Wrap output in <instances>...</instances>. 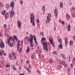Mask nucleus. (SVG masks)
Masks as SVG:
<instances>
[{
    "label": "nucleus",
    "mask_w": 75,
    "mask_h": 75,
    "mask_svg": "<svg viewBox=\"0 0 75 75\" xmlns=\"http://www.w3.org/2000/svg\"><path fill=\"white\" fill-rule=\"evenodd\" d=\"M57 68H58V69H61V68L62 67L60 65H59L58 66H57Z\"/></svg>",
    "instance_id": "nucleus-27"
},
{
    "label": "nucleus",
    "mask_w": 75,
    "mask_h": 75,
    "mask_svg": "<svg viewBox=\"0 0 75 75\" xmlns=\"http://www.w3.org/2000/svg\"><path fill=\"white\" fill-rule=\"evenodd\" d=\"M47 44L48 45H50V43L49 42H48Z\"/></svg>",
    "instance_id": "nucleus-50"
},
{
    "label": "nucleus",
    "mask_w": 75,
    "mask_h": 75,
    "mask_svg": "<svg viewBox=\"0 0 75 75\" xmlns=\"http://www.w3.org/2000/svg\"><path fill=\"white\" fill-rule=\"evenodd\" d=\"M62 48H63L62 45V44H61L59 45V49H62Z\"/></svg>",
    "instance_id": "nucleus-19"
},
{
    "label": "nucleus",
    "mask_w": 75,
    "mask_h": 75,
    "mask_svg": "<svg viewBox=\"0 0 75 75\" xmlns=\"http://www.w3.org/2000/svg\"><path fill=\"white\" fill-rule=\"evenodd\" d=\"M6 7L7 8H9V7H10V5L8 4H7L6 5Z\"/></svg>",
    "instance_id": "nucleus-24"
},
{
    "label": "nucleus",
    "mask_w": 75,
    "mask_h": 75,
    "mask_svg": "<svg viewBox=\"0 0 75 75\" xmlns=\"http://www.w3.org/2000/svg\"><path fill=\"white\" fill-rule=\"evenodd\" d=\"M29 38L28 39V41H30V45L31 47H33L34 45L33 44V36L32 35H30Z\"/></svg>",
    "instance_id": "nucleus-3"
},
{
    "label": "nucleus",
    "mask_w": 75,
    "mask_h": 75,
    "mask_svg": "<svg viewBox=\"0 0 75 75\" xmlns=\"http://www.w3.org/2000/svg\"><path fill=\"white\" fill-rule=\"evenodd\" d=\"M49 40L52 47H54V43L53 42V39L52 38H49Z\"/></svg>",
    "instance_id": "nucleus-5"
},
{
    "label": "nucleus",
    "mask_w": 75,
    "mask_h": 75,
    "mask_svg": "<svg viewBox=\"0 0 75 75\" xmlns=\"http://www.w3.org/2000/svg\"><path fill=\"white\" fill-rule=\"evenodd\" d=\"M3 13H6V11L4 10V11H3Z\"/></svg>",
    "instance_id": "nucleus-60"
},
{
    "label": "nucleus",
    "mask_w": 75,
    "mask_h": 75,
    "mask_svg": "<svg viewBox=\"0 0 75 75\" xmlns=\"http://www.w3.org/2000/svg\"><path fill=\"white\" fill-rule=\"evenodd\" d=\"M62 25H64V21H62Z\"/></svg>",
    "instance_id": "nucleus-41"
},
{
    "label": "nucleus",
    "mask_w": 75,
    "mask_h": 75,
    "mask_svg": "<svg viewBox=\"0 0 75 75\" xmlns=\"http://www.w3.org/2000/svg\"><path fill=\"white\" fill-rule=\"evenodd\" d=\"M29 37L28 36H26L25 38V40H26V39H28Z\"/></svg>",
    "instance_id": "nucleus-34"
},
{
    "label": "nucleus",
    "mask_w": 75,
    "mask_h": 75,
    "mask_svg": "<svg viewBox=\"0 0 75 75\" xmlns=\"http://www.w3.org/2000/svg\"><path fill=\"white\" fill-rule=\"evenodd\" d=\"M6 37H9V35L8 34H7V36Z\"/></svg>",
    "instance_id": "nucleus-62"
},
{
    "label": "nucleus",
    "mask_w": 75,
    "mask_h": 75,
    "mask_svg": "<svg viewBox=\"0 0 75 75\" xmlns=\"http://www.w3.org/2000/svg\"><path fill=\"white\" fill-rule=\"evenodd\" d=\"M49 62L50 63H51L52 62V59H50L49 61Z\"/></svg>",
    "instance_id": "nucleus-35"
},
{
    "label": "nucleus",
    "mask_w": 75,
    "mask_h": 75,
    "mask_svg": "<svg viewBox=\"0 0 75 75\" xmlns=\"http://www.w3.org/2000/svg\"><path fill=\"white\" fill-rule=\"evenodd\" d=\"M20 47V45H18V46L17 47V50L18 51L19 50V48Z\"/></svg>",
    "instance_id": "nucleus-36"
},
{
    "label": "nucleus",
    "mask_w": 75,
    "mask_h": 75,
    "mask_svg": "<svg viewBox=\"0 0 75 75\" xmlns=\"http://www.w3.org/2000/svg\"><path fill=\"white\" fill-rule=\"evenodd\" d=\"M54 13L55 14V16L57 17L58 16V11H57L56 12V10L54 9Z\"/></svg>",
    "instance_id": "nucleus-11"
},
{
    "label": "nucleus",
    "mask_w": 75,
    "mask_h": 75,
    "mask_svg": "<svg viewBox=\"0 0 75 75\" xmlns=\"http://www.w3.org/2000/svg\"><path fill=\"white\" fill-rule=\"evenodd\" d=\"M2 60V61L1 62L3 64H4V62H5V60H4L3 59Z\"/></svg>",
    "instance_id": "nucleus-29"
},
{
    "label": "nucleus",
    "mask_w": 75,
    "mask_h": 75,
    "mask_svg": "<svg viewBox=\"0 0 75 75\" xmlns=\"http://www.w3.org/2000/svg\"><path fill=\"white\" fill-rule=\"evenodd\" d=\"M30 18L31 20L34 19V14L33 13L31 14Z\"/></svg>",
    "instance_id": "nucleus-10"
},
{
    "label": "nucleus",
    "mask_w": 75,
    "mask_h": 75,
    "mask_svg": "<svg viewBox=\"0 0 75 75\" xmlns=\"http://www.w3.org/2000/svg\"><path fill=\"white\" fill-rule=\"evenodd\" d=\"M45 6H43L42 7V10H43V11H45Z\"/></svg>",
    "instance_id": "nucleus-26"
},
{
    "label": "nucleus",
    "mask_w": 75,
    "mask_h": 75,
    "mask_svg": "<svg viewBox=\"0 0 75 75\" xmlns=\"http://www.w3.org/2000/svg\"><path fill=\"white\" fill-rule=\"evenodd\" d=\"M17 25L18 27V28H21V23L20 21H18L17 22Z\"/></svg>",
    "instance_id": "nucleus-6"
},
{
    "label": "nucleus",
    "mask_w": 75,
    "mask_h": 75,
    "mask_svg": "<svg viewBox=\"0 0 75 75\" xmlns=\"http://www.w3.org/2000/svg\"><path fill=\"white\" fill-rule=\"evenodd\" d=\"M13 38V37H10L9 38H7V43L9 45L10 47H13L14 46V43H11V41L13 40L14 42H15V41H14V39Z\"/></svg>",
    "instance_id": "nucleus-1"
},
{
    "label": "nucleus",
    "mask_w": 75,
    "mask_h": 75,
    "mask_svg": "<svg viewBox=\"0 0 75 75\" xmlns=\"http://www.w3.org/2000/svg\"><path fill=\"white\" fill-rule=\"evenodd\" d=\"M20 3L21 4H23V1H21Z\"/></svg>",
    "instance_id": "nucleus-48"
},
{
    "label": "nucleus",
    "mask_w": 75,
    "mask_h": 75,
    "mask_svg": "<svg viewBox=\"0 0 75 75\" xmlns=\"http://www.w3.org/2000/svg\"><path fill=\"white\" fill-rule=\"evenodd\" d=\"M5 18H7V15H6L5 16Z\"/></svg>",
    "instance_id": "nucleus-57"
},
{
    "label": "nucleus",
    "mask_w": 75,
    "mask_h": 75,
    "mask_svg": "<svg viewBox=\"0 0 75 75\" xmlns=\"http://www.w3.org/2000/svg\"><path fill=\"white\" fill-rule=\"evenodd\" d=\"M31 57L32 59H34V55H32L31 56Z\"/></svg>",
    "instance_id": "nucleus-39"
},
{
    "label": "nucleus",
    "mask_w": 75,
    "mask_h": 75,
    "mask_svg": "<svg viewBox=\"0 0 75 75\" xmlns=\"http://www.w3.org/2000/svg\"><path fill=\"white\" fill-rule=\"evenodd\" d=\"M0 47L1 48H4V43L2 40H0Z\"/></svg>",
    "instance_id": "nucleus-4"
},
{
    "label": "nucleus",
    "mask_w": 75,
    "mask_h": 75,
    "mask_svg": "<svg viewBox=\"0 0 75 75\" xmlns=\"http://www.w3.org/2000/svg\"><path fill=\"white\" fill-rule=\"evenodd\" d=\"M7 34H6V33L5 34V37H7Z\"/></svg>",
    "instance_id": "nucleus-58"
},
{
    "label": "nucleus",
    "mask_w": 75,
    "mask_h": 75,
    "mask_svg": "<svg viewBox=\"0 0 75 75\" xmlns=\"http://www.w3.org/2000/svg\"><path fill=\"white\" fill-rule=\"evenodd\" d=\"M30 48L28 47V49H27V50L26 51V53H28L29 52V51H30Z\"/></svg>",
    "instance_id": "nucleus-18"
},
{
    "label": "nucleus",
    "mask_w": 75,
    "mask_h": 75,
    "mask_svg": "<svg viewBox=\"0 0 75 75\" xmlns=\"http://www.w3.org/2000/svg\"><path fill=\"white\" fill-rule=\"evenodd\" d=\"M6 32H7V30H6L4 31V33H6Z\"/></svg>",
    "instance_id": "nucleus-61"
},
{
    "label": "nucleus",
    "mask_w": 75,
    "mask_h": 75,
    "mask_svg": "<svg viewBox=\"0 0 75 75\" xmlns=\"http://www.w3.org/2000/svg\"><path fill=\"white\" fill-rule=\"evenodd\" d=\"M59 42H62V40L61 39H59Z\"/></svg>",
    "instance_id": "nucleus-38"
},
{
    "label": "nucleus",
    "mask_w": 75,
    "mask_h": 75,
    "mask_svg": "<svg viewBox=\"0 0 75 75\" xmlns=\"http://www.w3.org/2000/svg\"><path fill=\"white\" fill-rule=\"evenodd\" d=\"M9 13L11 14L10 17L11 18H12V17H13V16L14 15V11H13V10H12L11 11L9 12Z\"/></svg>",
    "instance_id": "nucleus-9"
},
{
    "label": "nucleus",
    "mask_w": 75,
    "mask_h": 75,
    "mask_svg": "<svg viewBox=\"0 0 75 75\" xmlns=\"http://www.w3.org/2000/svg\"><path fill=\"white\" fill-rule=\"evenodd\" d=\"M60 7H61V8H62V7H63V4L62 3V2H60Z\"/></svg>",
    "instance_id": "nucleus-23"
},
{
    "label": "nucleus",
    "mask_w": 75,
    "mask_h": 75,
    "mask_svg": "<svg viewBox=\"0 0 75 75\" xmlns=\"http://www.w3.org/2000/svg\"><path fill=\"white\" fill-rule=\"evenodd\" d=\"M4 14H5V13H4V12H2L1 14H2V15H4Z\"/></svg>",
    "instance_id": "nucleus-43"
},
{
    "label": "nucleus",
    "mask_w": 75,
    "mask_h": 75,
    "mask_svg": "<svg viewBox=\"0 0 75 75\" xmlns=\"http://www.w3.org/2000/svg\"><path fill=\"white\" fill-rule=\"evenodd\" d=\"M37 72L38 73H40V71H39V70H37Z\"/></svg>",
    "instance_id": "nucleus-40"
},
{
    "label": "nucleus",
    "mask_w": 75,
    "mask_h": 75,
    "mask_svg": "<svg viewBox=\"0 0 75 75\" xmlns=\"http://www.w3.org/2000/svg\"><path fill=\"white\" fill-rule=\"evenodd\" d=\"M0 54L1 55H3V54L2 53V52H1V51H0Z\"/></svg>",
    "instance_id": "nucleus-42"
},
{
    "label": "nucleus",
    "mask_w": 75,
    "mask_h": 75,
    "mask_svg": "<svg viewBox=\"0 0 75 75\" xmlns=\"http://www.w3.org/2000/svg\"><path fill=\"white\" fill-rule=\"evenodd\" d=\"M62 64H63V65H64L65 64V62L63 61L62 62Z\"/></svg>",
    "instance_id": "nucleus-51"
},
{
    "label": "nucleus",
    "mask_w": 75,
    "mask_h": 75,
    "mask_svg": "<svg viewBox=\"0 0 75 75\" xmlns=\"http://www.w3.org/2000/svg\"><path fill=\"white\" fill-rule=\"evenodd\" d=\"M38 52H41L42 51H41V50L40 49H39L38 51Z\"/></svg>",
    "instance_id": "nucleus-32"
},
{
    "label": "nucleus",
    "mask_w": 75,
    "mask_h": 75,
    "mask_svg": "<svg viewBox=\"0 0 75 75\" xmlns=\"http://www.w3.org/2000/svg\"><path fill=\"white\" fill-rule=\"evenodd\" d=\"M13 37L17 41V37H16L15 35L13 36Z\"/></svg>",
    "instance_id": "nucleus-25"
},
{
    "label": "nucleus",
    "mask_w": 75,
    "mask_h": 75,
    "mask_svg": "<svg viewBox=\"0 0 75 75\" xmlns=\"http://www.w3.org/2000/svg\"><path fill=\"white\" fill-rule=\"evenodd\" d=\"M2 4V2H0V6H1V5Z\"/></svg>",
    "instance_id": "nucleus-54"
},
{
    "label": "nucleus",
    "mask_w": 75,
    "mask_h": 75,
    "mask_svg": "<svg viewBox=\"0 0 75 75\" xmlns=\"http://www.w3.org/2000/svg\"><path fill=\"white\" fill-rule=\"evenodd\" d=\"M35 19H31L30 22L32 24L33 26H35V21H34Z\"/></svg>",
    "instance_id": "nucleus-7"
},
{
    "label": "nucleus",
    "mask_w": 75,
    "mask_h": 75,
    "mask_svg": "<svg viewBox=\"0 0 75 75\" xmlns=\"http://www.w3.org/2000/svg\"><path fill=\"white\" fill-rule=\"evenodd\" d=\"M71 71V69H69L68 70V72H69V71Z\"/></svg>",
    "instance_id": "nucleus-47"
},
{
    "label": "nucleus",
    "mask_w": 75,
    "mask_h": 75,
    "mask_svg": "<svg viewBox=\"0 0 75 75\" xmlns=\"http://www.w3.org/2000/svg\"><path fill=\"white\" fill-rule=\"evenodd\" d=\"M65 45H67V44H68V39L67 38H66L65 40Z\"/></svg>",
    "instance_id": "nucleus-16"
},
{
    "label": "nucleus",
    "mask_w": 75,
    "mask_h": 75,
    "mask_svg": "<svg viewBox=\"0 0 75 75\" xmlns=\"http://www.w3.org/2000/svg\"><path fill=\"white\" fill-rule=\"evenodd\" d=\"M20 50H22V47H21V48H20Z\"/></svg>",
    "instance_id": "nucleus-64"
},
{
    "label": "nucleus",
    "mask_w": 75,
    "mask_h": 75,
    "mask_svg": "<svg viewBox=\"0 0 75 75\" xmlns=\"http://www.w3.org/2000/svg\"><path fill=\"white\" fill-rule=\"evenodd\" d=\"M45 38L42 37L41 39V43L42 44V45L44 47V50H46V51H48V47H47V43L46 42H44V41L45 40Z\"/></svg>",
    "instance_id": "nucleus-2"
},
{
    "label": "nucleus",
    "mask_w": 75,
    "mask_h": 75,
    "mask_svg": "<svg viewBox=\"0 0 75 75\" xmlns=\"http://www.w3.org/2000/svg\"><path fill=\"white\" fill-rule=\"evenodd\" d=\"M62 57L64 59H66V57H65V56L64 54H62Z\"/></svg>",
    "instance_id": "nucleus-22"
},
{
    "label": "nucleus",
    "mask_w": 75,
    "mask_h": 75,
    "mask_svg": "<svg viewBox=\"0 0 75 75\" xmlns=\"http://www.w3.org/2000/svg\"><path fill=\"white\" fill-rule=\"evenodd\" d=\"M6 15H9V13H7L6 14Z\"/></svg>",
    "instance_id": "nucleus-55"
},
{
    "label": "nucleus",
    "mask_w": 75,
    "mask_h": 75,
    "mask_svg": "<svg viewBox=\"0 0 75 75\" xmlns=\"http://www.w3.org/2000/svg\"><path fill=\"white\" fill-rule=\"evenodd\" d=\"M10 6L11 7L12 9H13L14 8V2L13 1H12L10 4Z\"/></svg>",
    "instance_id": "nucleus-8"
},
{
    "label": "nucleus",
    "mask_w": 75,
    "mask_h": 75,
    "mask_svg": "<svg viewBox=\"0 0 75 75\" xmlns=\"http://www.w3.org/2000/svg\"><path fill=\"white\" fill-rule=\"evenodd\" d=\"M12 54L14 57V59H17V58H16V53H15L14 52H12Z\"/></svg>",
    "instance_id": "nucleus-12"
},
{
    "label": "nucleus",
    "mask_w": 75,
    "mask_h": 75,
    "mask_svg": "<svg viewBox=\"0 0 75 75\" xmlns=\"http://www.w3.org/2000/svg\"><path fill=\"white\" fill-rule=\"evenodd\" d=\"M48 16L49 17H51V14L50 13H49L48 14Z\"/></svg>",
    "instance_id": "nucleus-56"
},
{
    "label": "nucleus",
    "mask_w": 75,
    "mask_h": 75,
    "mask_svg": "<svg viewBox=\"0 0 75 75\" xmlns=\"http://www.w3.org/2000/svg\"><path fill=\"white\" fill-rule=\"evenodd\" d=\"M34 38L35 42L36 43V44H38V43H37V42L36 41V37H35V36H34Z\"/></svg>",
    "instance_id": "nucleus-21"
},
{
    "label": "nucleus",
    "mask_w": 75,
    "mask_h": 75,
    "mask_svg": "<svg viewBox=\"0 0 75 75\" xmlns=\"http://www.w3.org/2000/svg\"><path fill=\"white\" fill-rule=\"evenodd\" d=\"M29 62H30L28 61H26V63L27 64H29Z\"/></svg>",
    "instance_id": "nucleus-45"
},
{
    "label": "nucleus",
    "mask_w": 75,
    "mask_h": 75,
    "mask_svg": "<svg viewBox=\"0 0 75 75\" xmlns=\"http://www.w3.org/2000/svg\"><path fill=\"white\" fill-rule=\"evenodd\" d=\"M20 75H24V74H21V73L20 74Z\"/></svg>",
    "instance_id": "nucleus-63"
},
{
    "label": "nucleus",
    "mask_w": 75,
    "mask_h": 75,
    "mask_svg": "<svg viewBox=\"0 0 75 75\" xmlns=\"http://www.w3.org/2000/svg\"><path fill=\"white\" fill-rule=\"evenodd\" d=\"M67 30L68 31H69L71 30V29L70 28H71V25H70V24L68 25L67 26Z\"/></svg>",
    "instance_id": "nucleus-13"
},
{
    "label": "nucleus",
    "mask_w": 75,
    "mask_h": 75,
    "mask_svg": "<svg viewBox=\"0 0 75 75\" xmlns=\"http://www.w3.org/2000/svg\"><path fill=\"white\" fill-rule=\"evenodd\" d=\"M12 67L13 70H15V71H16V70H17V69H16V68H15V66L14 65H12Z\"/></svg>",
    "instance_id": "nucleus-17"
},
{
    "label": "nucleus",
    "mask_w": 75,
    "mask_h": 75,
    "mask_svg": "<svg viewBox=\"0 0 75 75\" xmlns=\"http://www.w3.org/2000/svg\"><path fill=\"white\" fill-rule=\"evenodd\" d=\"M71 67L72 68V67H73V65L72 64H71Z\"/></svg>",
    "instance_id": "nucleus-46"
},
{
    "label": "nucleus",
    "mask_w": 75,
    "mask_h": 75,
    "mask_svg": "<svg viewBox=\"0 0 75 75\" xmlns=\"http://www.w3.org/2000/svg\"><path fill=\"white\" fill-rule=\"evenodd\" d=\"M4 27H7V25H6L5 24L4 25Z\"/></svg>",
    "instance_id": "nucleus-44"
},
{
    "label": "nucleus",
    "mask_w": 75,
    "mask_h": 75,
    "mask_svg": "<svg viewBox=\"0 0 75 75\" xmlns=\"http://www.w3.org/2000/svg\"><path fill=\"white\" fill-rule=\"evenodd\" d=\"M47 20L49 23L50 21H51V19L50 18V17H49L48 16H47Z\"/></svg>",
    "instance_id": "nucleus-14"
},
{
    "label": "nucleus",
    "mask_w": 75,
    "mask_h": 75,
    "mask_svg": "<svg viewBox=\"0 0 75 75\" xmlns=\"http://www.w3.org/2000/svg\"><path fill=\"white\" fill-rule=\"evenodd\" d=\"M75 17V13H74L73 15V17Z\"/></svg>",
    "instance_id": "nucleus-59"
},
{
    "label": "nucleus",
    "mask_w": 75,
    "mask_h": 75,
    "mask_svg": "<svg viewBox=\"0 0 75 75\" xmlns=\"http://www.w3.org/2000/svg\"><path fill=\"white\" fill-rule=\"evenodd\" d=\"M73 39L75 41V36H74L73 37Z\"/></svg>",
    "instance_id": "nucleus-52"
},
{
    "label": "nucleus",
    "mask_w": 75,
    "mask_h": 75,
    "mask_svg": "<svg viewBox=\"0 0 75 75\" xmlns=\"http://www.w3.org/2000/svg\"><path fill=\"white\" fill-rule=\"evenodd\" d=\"M70 45H73V41H70Z\"/></svg>",
    "instance_id": "nucleus-30"
},
{
    "label": "nucleus",
    "mask_w": 75,
    "mask_h": 75,
    "mask_svg": "<svg viewBox=\"0 0 75 75\" xmlns=\"http://www.w3.org/2000/svg\"><path fill=\"white\" fill-rule=\"evenodd\" d=\"M37 22L38 23H39V22H40V20H39V19H37Z\"/></svg>",
    "instance_id": "nucleus-37"
},
{
    "label": "nucleus",
    "mask_w": 75,
    "mask_h": 75,
    "mask_svg": "<svg viewBox=\"0 0 75 75\" xmlns=\"http://www.w3.org/2000/svg\"><path fill=\"white\" fill-rule=\"evenodd\" d=\"M26 70L28 71V72H31V71H30V67H28V68H26Z\"/></svg>",
    "instance_id": "nucleus-20"
},
{
    "label": "nucleus",
    "mask_w": 75,
    "mask_h": 75,
    "mask_svg": "<svg viewBox=\"0 0 75 75\" xmlns=\"http://www.w3.org/2000/svg\"><path fill=\"white\" fill-rule=\"evenodd\" d=\"M53 54L54 55H57V52L55 51L53 52Z\"/></svg>",
    "instance_id": "nucleus-28"
},
{
    "label": "nucleus",
    "mask_w": 75,
    "mask_h": 75,
    "mask_svg": "<svg viewBox=\"0 0 75 75\" xmlns=\"http://www.w3.org/2000/svg\"><path fill=\"white\" fill-rule=\"evenodd\" d=\"M40 34H42V35H43V34H44V33H43V32H41L40 33Z\"/></svg>",
    "instance_id": "nucleus-49"
},
{
    "label": "nucleus",
    "mask_w": 75,
    "mask_h": 75,
    "mask_svg": "<svg viewBox=\"0 0 75 75\" xmlns=\"http://www.w3.org/2000/svg\"><path fill=\"white\" fill-rule=\"evenodd\" d=\"M6 68H9V67H10V66L9 64H7L6 65Z\"/></svg>",
    "instance_id": "nucleus-31"
},
{
    "label": "nucleus",
    "mask_w": 75,
    "mask_h": 75,
    "mask_svg": "<svg viewBox=\"0 0 75 75\" xmlns=\"http://www.w3.org/2000/svg\"><path fill=\"white\" fill-rule=\"evenodd\" d=\"M67 16L69 18H70V16H69V15L68 14V13L67 14Z\"/></svg>",
    "instance_id": "nucleus-33"
},
{
    "label": "nucleus",
    "mask_w": 75,
    "mask_h": 75,
    "mask_svg": "<svg viewBox=\"0 0 75 75\" xmlns=\"http://www.w3.org/2000/svg\"><path fill=\"white\" fill-rule=\"evenodd\" d=\"M29 68H31V65H30V64H29Z\"/></svg>",
    "instance_id": "nucleus-53"
},
{
    "label": "nucleus",
    "mask_w": 75,
    "mask_h": 75,
    "mask_svg": "<svg viewBox=\"0 0 75 75\" xmlns=\"http://www.w3.org/2000/svg\"><path fill=\"white\" fill-rule=\"evenodd\" d=\"M9 56L10 59L11 60V59H12V55H11V53H9Z\"/></svg>",
    "instance_id": "nucleus-15"
}]
</instances>
